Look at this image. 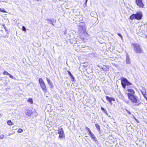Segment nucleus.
<instances>
[{
	"mask_svg": "<svg viewBox=\"0 0 147 147\" xmlns=\"http://www.w3.org/2000/svg\"><path fill=\"white\" fill-rule=\"evenodd\" d=\"M127 95L128 98L134 104L135 106H138L140 104V102L137 96L131 94L127 93Z\"/></svg>",
	"mask_w": 147,
	"mask_h": 147,
	"instance_id": "nucleus-1",
	"label": "nucleus"
},
{
	"mask_svg": "<svg viewBox=\"0 0 147 147\" xmlns=\"http://www.w3.org/2000/svg\"><path fill=\"white\" fill-rule=\"evenodd\" d=\"M131 45L133 47L134 51L136 53H143V50L139 44L137 43H133Z\"/></svg>",
	"mask_w": 147,
	"mask_h": 147,
	"instance_id": "nucleus-2",
	"label": "nucleus"
},
{
	"mask_svg": "<svg viewBox=\"0 0 147 147\" xmlns=\"http://www.w3.org/2000/svg\"><path fill=\"white\" fill-rule=\"evenodd\" d=\"M142 13L141 12H137L136 14H133L129 17L130 20H132L134 19L139 20L142 19Z\"/></svg>",
	"mask_w": 147,
	"mask_h": 147,
	"instance_id": "nucleus-3",
	"label": "nucleus"
},
{
	"mask_svg": "<svg viewBox=\"0 0 147 147\" xmlns=\"http://www.w3.org/2000/svg\"><path fill=\"white\" fill-rule=\"evenodd\" d=\"M120 80L121 81V85L124 89H125L126 86H129L131 85V83L128 81L127 79L124 77H121Z\"/></svg>",
	"mask_w": 147,
	"mask_h": 147,
	"instance_id": "nucleus-4",
	"label": "nucleus"
},
{
	"mask_svg": "<svg viewBox=\"0 0 147 147\" xmlns=\"http://www.w3.org/2000/svg\"><path fill=\"white\" fill-rule=\"evenodd\" d=\"M38 82L40 87L44 92L47 93V89L43 80L42 78L38 79Z\"/></svg>",
	"mask_w": 147,
	"mask_h": 147,
	"instance_id": "nucleus-5",
	"label": "nucleus"
},
{
	"mask_svg": "<svg viewBox=\"0 0 147 147\" xmlns=\"http://www.w3.org/2000/svg\"><path fill=\"white\" fill-rule=\"evenodd\" d=\"M137 6L140 8H143L145 7V4L143 0H135Z\"/></svg>",
	"mask_w": 147,
	"mask_h": 147,
	"instance_id": "nucleus-6",
	"label": "nucleus"
},
{
	"mask_svg": "<svg viewBox=\"0 0 147 147\" xmlns=\"http://www.w3.org/2000/svg\"><path fill=\"white\" fill-rule=\"evenodd\" d=\"M58 133L59 134V138H62L65 137L64 131L62 128H61L59 130Z\"/></svg>",
	"mask_w": 147,
	"mask_h": 147,
	"instance_id": "nucleus-7",
	"label": "nucleus"
},
{
	"mask_svg": "<svg viewBox=\"0 0 147 147\" xmlns=\"http://www.w3.org/2000/svg\"><path fill=\"white\" fill-rule=\"evenodd\" d=\"M106 98L109 102L111 103L112 101H115V98L113 97H110L108 96H106Z\"/></svg>",
	"mask_w": 147,
	"mask_h": 147,
	"instance_id": "nucleus-8",
	"label": "nucleus"
},
{
	"mask_svg": "<svg viewBox=\"0 0 147 147\" xmlns=\"http://www.w3.org/2000/svg\"><path fill=\"white\" fill-rule=\"evenodd\" d=\"M3 74L4 75H8L9 76V77L12 79L13 78V76H12L11 75V74L9 73L7 71H4L3 72Z\"/></svg>",
	"mask_w": 147,
	"mask_h": 147,
	"instance_id": "nucleus-9",
	"label": "nucleus"
},
{
	"mask_svg": "<svg viewBox=\"0 0 147 147\" xmlns=\"http://www.w3.org/2000/svg\"><path fill=\"white\" fill-rule=\"evenodd\" d=\"M46 80L48 84L49 85V86L52 88L53 87V84L51 82L50 80L48 78H46Z\"/></svg>",
	"mask_w": 147,
	"mask_h": 147,
	"instance_id": "nucleus-10",
	"label": "nucleus"
},
{
	"mask_svg": "<svg viewBox=\"0 0 147 147\" xmlns=\"http://www.w3.org/2000/svg\"><path fill=\"white\" fill-rule=\"evenodd\" d=\"M127 90L129 92L127 93L130 94H134L135 93L134 90L133 89L130 88H128Z\"/></svg>",
	"mask_w": 147,
	"mask_h": 147,
	"instance_id": "nucleus-11",
	"label": "nucleus"
},
{
	"mask_svg": "<svg viewBox=\"0 0 147 147\" xmlns=\"http://www.w3.org/2000/svg\"><path fill=\"white\" fill-rule=\"evenodd\" d=\"M91 138L95 141H97V140L94 135L92 133L90 135Z\"/></svg>",
	"mask_w": 147,
	"mask_h": 147,
	"instance_id": "nucleus-12",
	"label": "nucleus"
},
{
	"mask_svg": "<svg viewBox=\"0 0 147 147\" xmlns=\"http://www.w3.org/2000/svg\"><path fill=\"white\" fill-rule=\"evenodd\" d=\"M104 67L102 68V69L104 71H108L109 70V67L108 65H104Z\"/></svg>",
	"mask_w": 147,
	"mask_h": 147,
	"instance_id": "nucleus-13",
	"label": "nucleus"
},
{
	"mask_svg": "<svg viewBox=\"0 0 147 147\" xmlns=\"http://www.w3.org/2000/svg\"><path fill=\"white\" fill-rule=\"evenodd\" d=\"M7 124L9 125H13V123L11 120H9L7 121Z\"/></svg>",
	"mask_w": 147,
	"mask_h": 147,
	"instance_id": "nucleus-14",
	"label": "nucleus"
},
{
	"mask_svg": "<svg viewBox=\"0 0 147 147\" xmlns=\"http://www.w3.org/2000/svg\"><path fill=\"white\" fill-rule=\"evenodd\" d=\"M95 126L96 128H97V130L99 131H100V125L98 124H95Z\"/></svg>",
	"mask_w": 147,
	"mask_h": 147,
	"instance_id": "nucleus-15",
	"label": "nucleus"
},
{
	"mask_svg": "<svg viewBox=\"0 0 147 147\" xmlns=\"http://www.w3.org/2000/svg\"><path fill=\"white\" fill-rule=\"evenodd\" d=\"M85 129H86L89 132V136L91 134H92V133L91 132L90 129L87 127H85Z\"/></svg>",
	"mask_w": 147,
	"mask_h": 147,
	"instance_id": "nucleus-16",
	"label": "nucleus"
},
{
	"mask_svg": "<svg viewBox=\"0 0 147 147\" xmlns=\"http://www.w3.org/2000/svg\"><path fill=\"white\" fill-rule=\"evenodd\" d=\"M28 101L31 104H32L33 103V100L31 98H29L28 100Z\"/></svg>",
	"mask_w": 147,
	"mask_h": 147,
	"instance_id": "nucleus-17",
	"label": "nucleus"
},
{
	"mask_svg": "<svg viewBox=\"0 0 147 147\" xmlns=\"http://www.w3.org/2000/svg\"><path fill=\"white\" fill-rule=\"evenodd\" d=\"M143 95L144 97L145 98L146 100H147V97L146 96V92L145 91L144 92V93L143 94Z\"/></svg>",
	"mask_w": 147,
	"mask_h": 147,
	"instance_id": "nucleus-18",
	"label": "nucleus"
},
{
	"mask_svg": "<svg viewBox=\"0 0 147 147\" xmlns=\"http://www.w3.org/2000/svg\"><path fill=\"white\" fill-rule=\"evenodd\" d=\"M101 109L102 110V111H104L105 113H107V112L105 109H104L102 107H101Z\"/></svg>",
	"mask_w": 147,
	"mask_h": 147,
	"instance_id": "nucleus-19",
	"label": "nucleus"
},
{
	"mask_svg": "<svg viewBox=\"0 0 147 147\" xmlns=\"http://www.w3.org/2000/svg\"><path fill=\"white\" fill-rule=\"evenodd\" d=\"M0 11L3 13H6V11L4 9H1L0 8Z\"/></svg>",
	"mask_w": 147,
	"mask_h": 147,
	"instance_id": "nucleus-20",
	"label": "nucleus"
},
{
	"mask_svg": "<svg viewBox=\"0 0 147 147\" xmlns=\"http://www.w3.org/2000/svg\"><path fill=\"white\" fill-rule=\"evenodd\" d=\"M22 131H23V129H22L20 128L18 130L17 132L18 133H21L22 132Z\"/></svg>",
	"mask_w": 147,
	"mask_h": 147,
	"instance_id": "nucleus-21",
	"label": "nucleus"
},
{
	"mask_svg": "<svg viewBox=\"0 0 147 147\" xmlns=\"http://www.w3.org/2000/svg\"><path fill=\"white\" fill-rule=\"evenodd\" d=\"M31 114L32 113H30V112H28L26 113V115L28 116H30Z\"/></svg>",
	"mask_w": 147,
	"mask_h": 147,
	"instance_id": "nucleus-22",
	"label": "nucleus"
},
{
	"mask_svg": "<svg viewBox=\"0 0 147 147\" xmlns=\"http://www.w3.org/2000/svg\"><path fill=\"white\" fill-rule=\"evenodd\" d=\"M22 30L23 31H26V28L24 26H23L22 27Z\"/></svg>",
	"mask_w": 147,
	"mask_h": 147,
	"instance_id": "nucleus-23",
	"label": "nucleus"
},
{
	"mask_svg": "<svg viewBox=\"0 0 147 147\" xmlns=\"http://www.w3.org/2000/svg\"><path fill=\"white\" fill-rule=\"evenodd\" d=\"M4 136V135H0V138L1 139H3Z\"/></svg>",
	"mask_w": 147,
	"mask_h": 147,
	"instance_id": "nucleus-24",
	"label": "nucleus"
},
{
	"mask_svg": "<svg viewBox=\"0 0 147 147\" xmlns=\"http://www.w3.org/2000/svg\"><path fill=\"white\" fill-rule=\"evenodd\" d=\"M67 72L68 73V74L70 76V77H71L72 76V74H71V73L69 71H68Z\"/></svg>",
	"mask_w": 147,
	"mask_h": 147,
	"instance_id": "nucleus-25",
	"label": "nucleus"
},
{
	"mask_svg": "<svg viewBox=\"0 0 147 147\" xmlns=\"http://www.w3.org/2000/svg\"><path fill=\"white\" fill-rule=\"evenodd\" d=\"M71 79H72V80H71V81H74V77L73 76H72L71 77Z\"/></svg>",
	"mask_w": 147,
	"mask_h": 147,
	"instance_id": "nucleus-26",
	"label": "nucleus"
},
{
	"mask_svg": "<svg viewBox=\"0 0 147 147\" xmlns=\"http://www.w3.org/2000/svg\"><path fill=\"white\" fill-rule=\"evenodd\" d=\"M117 35H118L119 37H120L121 38H123V37H122V36L121 35V34H119V33H118V34H117Z\"/></svg>",
	"mask_w": 147,
	"mask_h": 147,
	"instance_id": "nucleus-27",
	"label": "nucleus"
},
{
	"mask_svg": "<svg viewBox=\"0 0 147 147\" xmlns=\"http://www.w3.org/2000/svg\"><path fill=\"white\" fill-rule=\"evenodd\" d=\"M87 1H88V0H86V1H85V5H86V3L87 2Z\"/></svg>",
	"mask_w": 147,
	"mask_h": 147,
	"instance_id": "nucleus-28",
	"label": "nucleus"
},
{
	"mask_svg": "<svg viewBox=\"0 0 147 147\" xmlns=\"http://www.w3.org/2000/svg\"><path fill=\"white\" fill-rule=\"evenodd\" d=\"M144 92H142V91H141V92L142 93V94H143L144 93Z\"/></svg>",
	"mask_w": 147,
	"mask_h": 147,
	"instance_id": "nucleus-29",
	"label": "nucleus"
},
{
	"mask_svg": "<svg viewBox=\"0 0 147 147\" xmlns=\"http://www.w3.org/2000/svg\"><path fill=\"white\" fill-rule=\"evenodd\" d=\"M143 31H144V32H145V31L144 30Z\"/></svg>",
	"mask_w": 147,
	"mask_h": 147,
	"instance_id": "nucleus-30",
	"label": "nucleus"
},
{
	"mask_svg": "<svg viewBox=\"0 0 147 147\" xmlns=\"http://www.w3.org/2000/svg\"><path fill=\"white\" fill-rule=\"evenodd\" d=\"M146 100L147 101V100Z\"/></svg>",
	"mask_w": 147,
	"mask_h": 147,
	"instance_id": "nucleus-31",
	"label": "nucleus"
}]
</instances>
